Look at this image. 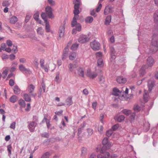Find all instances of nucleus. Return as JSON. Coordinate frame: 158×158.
Segmentation results:
<instances>
[{
    "instance_id": "09e8293b",
    "label": "nucleus",
    "mask_w": 158,
    "mask_h": 158,
    "mask_svg": "<svg viewBox=\"0 0 158 158\" xmlns=\"http://www.w3.org/2000/svg\"><path fill=\"white\" fill-rule=\"evenodd\" d=\"M42 137H45L48 138L49 137V135L48 134L47 132H44L41 135Z\"/></svg>"
},
{
    "instance_id": "a211bd4d",
    "label": "nucleus",
    "mask_w": 158,
    "mask_h": 158,
    "mask_svg": "<svg viewBox=\"0 0 158 158\" xmlns=\"http://www.w3.org/2000/svg\"><path fill=\"white\" fill-rule=\"evenodd\" d=\"M77 71L78 75L80 76L84 77V72L83 69L81 68H80L78 69Z\"/></svg>"
},
{
    "instance_id": "423d86ee",
    "label": "nucleus",
    "mask_w": 158,
    "mask_h": 158,
    "mask_svg": "<svg viewBox=\"0 0 158 158\" xmlns=\"http://www.w3.org/2000/svg\"><path fill=\"white\" fill-rule=\"evenodd\" d=\"M111 57V61H112L115 59L116 56L117 55V51L113 47L111 46L110 48Z\"/></svg>"
},
{
    "instance_id": "6e6d98bb",
    "label": "nucleus",
    "mask_w": 158,
    "mask_h": 158,
    "mask_svg": "<svg viewBox=\"0 0 158 158\" xmlns=\"http://www.w3.org/2000/svg\"><path fill=\"white\" fill-rule=\"evenodd\" d=\"M6 44L8 46L10 47L12 45V41L10 40H8L6 41Z\"/></svg>"
},
{
    "instance_id": "49530a36",
    "label": "nucleus",
    "mask_w": 158,
    "mask_h": 158,
    "mask_svg": "<svg viewBox=\"0 0 158 158\" xmlns=\"http://www.w3.org/2000/svg\"><path fill=\"white\" fill-rule=\"evenodd\" d=\"M19 68L20 71L23 73H24V71L26 69L25 67L22 64L20 65L19 66Z\"/></svg>"
},
{
    "instance_id": "e2e57ef3",
    "label": "nucleus",
    "mask_w": 158,
    "mask_h": 158,
    "mask_svg": "<svg viewBox=\"0 0 158 158\" xmlns=\"http://www.w3.org/2000/svg\"><path fill=\"white\" fill-rule=\"evenodd\" d=\"M16 123L14 122L11 124L10 127L12 129H14L15 128Z\"/></svg>"
},
{
    "instance_id": "bf43d9fd",
    "label": "nucleus",
    "mask_w": 158,
    "mask_h": 158,
    "mask_svg": "<svg viewBox=\"0 0 158 158\" xmlns=\"http://www.w3.org/2000/svg\"><path fill=\"white\" fill-rule=\"evenodd\" d=\"M87 131L88 132V135L89 136H91L93 133V130L91 129H87Z\"/></svg>"
},
{
    "instance_id": "1a4fd4ad",
    "label": "nucleus",
    "mask_w": 158,
    "mask_h": 158,
    "mask_svg": "<svg viewBox=\"0 0 158 158\" xmlns=\"http://www.w3.org/2000/svg\"><path fill=\"white\" fill-rule=\"evenodd\" d=\"M69 66V70L70 72H72L73 69H75L78 66V64L76 61H74L73 64L70 63Z\"/></svg>"
},
{
    "instance_id": "4be33fe9",
    "label": "nucleus",
    "mask_w": 158,
    "mask_h": 158,
    "mask_svg": "<svg viewBox=\"0 0 158 158\" xmlns=\"http://www.w3.org/2000/svg\"><path fill=\"white\" fill-rule=\"evenodd\" d=\"M17 98L15 95L12 96L10 99V102L12 103H15L17 100Z\"/></svg>"
},
{
    "instance_id": "2f4dec72",
    "label": "nucleus",
    "mask_w": 158,
    "mask_h": 158,
    "mask_svg": "<svg viewBox=\"0 0 158 158\" xmlns=\"http://www.w3.org/2000/svg\"><path fill=\"white\" fill-rule=\"evenodd\" d=\"M133 109L134 111L135 112H138L140 110V107L137 105H135L134 106Z\"/></svg>"
},
{
    "instance_id": "4468645a",
    "label": "nucleus",
    "mask_w": 158,
    "mask_h": 158,
    "mask_svg": "<svg viewBox=\"0 0 158 158\" xmlns=\"http://www.w3.org/2000/svg\"><path fill=\"white\" fill-rule=\"evenodd\" d=\"M110 145L108 144L107 145H103V146L101 150L100 151V153H103L104 151L106 150H108L109 148Z\"/></svg>"
},
{
    "instance_id": "f704fd0d",
    "label": "nucleus",
    "mask_w": 158,
    "mask_h": 158,
    "mask_svg": "<svg viewBox=\"0 0 158 158\" xmlns=\"http://www.w3.org/2000/svg\"><path fill=\"white\" fill-rule=\"evenodd\" d=\"M79 46V44H73L71 47V49L73 50H75Z\"/></svg>"
},
{
    "instance_id": "b1692460",
    "label": "nucleus",
    "mask_w": 158,
    "mask_h": 158,
    "mask_svg": "<svg viewBox=\"0 0 158 158\" xmlns=\"http://www.w3.org/2000/svg\"><path fill=\"white\" fill-rule=\"evenodd\" d=\"M66 102L67 105L70 106L73 104L72 98L70 97L68 98L66 100Z\"/></svg>"
},
{
    "instance_id": "bb28decb",
    "label": "nucleus",
    "mask_w": 158,
    "mask_h": 158,
    "mask_svg": "<svg viewBox=\"0 0 158 158\" xmlns=\"http://www.w3.org/2000/svg\"><path fill=\"white\" fill-rule=\"evenodd\" d=\"M41 16L42 19L44 20L45 22H48V19L46 14L44 12H42L41 14Z\"/></svg>"
},
{
    "instance_id": "69168bd1",
    "label": "nucleus",
    "mask_w": 158,
    "mask_h": 158,
    "mask_svg": "<svg viewBox=\"0 0 158 158\" xmlns=\"http://www.w3.org/2000/svg\"><path fill=\"white\" fill-rule=\"evenodd\" d=\"M12 50L15 53H16L18 51L17 46L13 45Z\"/></svg>"
},
{
    "instance_id": "c9c22d12",
    "label": "nucleus",
    "mask_w": 158,
    "mask_h": 158,
    "mask_svg": "<svg viewBox=\"0 0 158 158\" xmlns=\"http://www.w3.org/2000/svg\"><path fill=\"white\" fill-rule=\"evenodd\" d=\"M104 77L103 76L99 78V83L101 84V85L103 86L104 85Z\"/></svg>"
},
{
    "instance_id": "393cba45",
    "label": "nucleus",
    "mask_w": 158,
    "mask_h": 158,
    "mask_svg": "<svg viewBox=\"0 0 158 158\" xmlns=\"http://www.w3.org/2000/svg\"><path fill=\"white\" fill-rule=\"evenodd\" d=\"M24 99L27 102H29L31 100V98L28 94H24Z\"/></svg>"
},
{
    "instance_id": "0e129e2a",
    "label": "nucleus",
    "mask_w": 158,
    "mask_h": 158,
    "mask_svg": "<svg viewBox=\"0 0 158 158\" xmlns=\"http://www.w3.org/2000/svg\"><path fill=\"white\" fill-rule=\"evenodd\" d=\"M59 75L60 73L59 72H57L56 74V76L55 79V81H57L58 80H59Z\"/></svg>"
},
{
    "instance_id": "c85d7f7f",
    "label": "nucleus",
    "mask_w": 158,
    "mask_h": 158,
    "mask_svg": "<svg viewBox=\"0 0 158 158\" xmlns=\"http://www.w3.org/2000/svg\"><path fill=\"white\" fill-rule=\"evenodd\" d=\"M45 29L47 32H49L50 31V26L48 22H45Z\"/></svg>"
},
{
    "instance_id": "a18cd8bd",
    "label": "nucleus",
    "mask_w": 158,
    "mask_h": 158,
    "mask_svg": "<svg viewBox=\"0 0 158 158\" xmlns=\"http://www.w3.org/2000/svg\"><path fill=\"white\" fill-rule=\"evenodd\" d=\"M113 133L112 131L111 130H109L106 131V135L108 137H110Z\"/></svg>"
},
{
    "instance_id": "7ed1b4c3",
    "label": "nucleus",
    "mask_w": 158,
    "mask_h": 158,
    "mask_svg": "<svg viewBox=\"0 0 158 158\" xmlns=\"http://www.w3.org/2000/svg\"><path fill=\"white\" fill-rule=\"evenodd\" d=\"M76 26V29L77 30L80 31L81 30V25L79 23H77V19L75 17H74L72 22L71 26L72 27H74Z\"/></svg>"
},
{
    "instance_id": "dca6fc26",
    "label": "nucleus",
    "mask_w": 158,
    "mask_h": 158,
    "mask_svg": "<svg viewBox=\"0 0 158 158\" xmlns=\"http://www.w3.org/2000/svg\"><path fill=\"white\" fill-rule=\"evenodd\" d=\"M14 91L15 94H18L20 93V89L17 85L14 87Z\"/></svg>"
},
{
    "instance_id": "aec40b11",
    "label": "nucleus",
    "mask_w": 158,
    "mask_h": 158,
    "mask_svg": "<svg viewBox=\"0 0 158 158\" xmlns=\"http://www.w3.org/2000/svg\"><path fill=\"white\" fill-rule=\"evenodd\" d=\"M17 21V18L15 16H13L10 18V22L11 24H14Z\"/></svg>"
},
{
    "instance_id": "e433bc0d",
    "label": "nucleus",
    "mask_w": 158,
    "mask_h": 158,
    "mask_svg": "<svg viewBox=\"0 0 158 158\" xmlns=\"http://www.w3.org/2000/svg\"><path fill=\"white\" fill-rule=\"evenodd\" d=\"M97 76V74L96 73H91L90 76H89L88 77H89L91 79H94Z\"/></svg>"
},
{
    "instance_id": "680f3d73",
    "label": "nucleus",
    "mask_w": 158,
    "mask_h": 158,
    "mask_svg": "<svg viewBox=\"0 0 158 158\" xmlns=\"http://www.w3.org/2000/svg\"><path fill=\"white\" fill-rule=\"evenodd\" d=\"M144 128L146 127H147V131H148L150 127V124L149 123H146L145 124H144Z\"/></svg>"
},
{
    "instance_id": "a878e982",
    "label": "nucleus",
    "mask_w": 158,
    "mask_h": 158,
    "mask_svg": "<svg viewBox=\"0 0 158 158\" xmlns=\"http://www.w3.org/2000/svg\"><path fill=\"white\" fill-rule=\"evenodd\" d=\"M93 20V18L92 17L88 16L85 19V21L86 22L91 23Z\"/></svg>"
},
{
    "instance_id": "9d476101",
    "label": "nucleus",
    "mask_w": 158,
    "mask_h": 158,
    "mask_svg": "<svg viewBox=\"0 0 158 158\" xmlns=\"http://www.w3.org/2000/svg\"><path fill=\"white\" fill-rule=\"evenodd\" d=\"M113 12V7L107 6L106 7L104 10V14L105 15H108L109 13H112Z\"/></svg>"
},
{
    "instance_id": "37998d69",
    "label": "nucleus",
    "mask_w": 158,
    "mask_h": 158,
    "mask_svg": "<svg viewBox=\"0 0 158 158\" xmlns=\"http://www.w3.org/2000/svg\"><path fill=\"white\" fill-rule=\"evenodd\" d=\"M108 141V138H105L103 139L102 141V144L103 145H108L107 143Z\"/></svg>"
},
{
    "instance_id": "de8ad7c7",
    "label": "nucleus",
    "mask_w": 158,
    "mask_h": 158,
    "mask_svg": "<svg viewBox=\"0 0 158 158\" xmlns=\"http://www.w3.org/2000/svg\"><path fill=\"white\" fill-rule=\"evenodd\" d=\"M10 5V3L8 1H3L2 3V5L4 6H9Z\"/></svg>"
},
{
    "instance_id": "3c124183",
    "label": "nucleus",
    "mask_w": 158,
    "mask_h": 158,
    "mask_svg": "<svg viewBox=\"0 0 158 158\" xmlns=\"http://www.w3.org/2000/svg\"><path fill=\"white\" fill-rule=\"evenodd\" d=\"M81 3L77 2V3H75L74 6V9H79Z\"/></svg>"
},
{
    "instance_id": "ddd939ff",
    "label": "nucleus",
    "mask_w": 158,
    "mask_h": 158,
    "mask_svg": "<svg viewBox=\"0 0 158 158\" xmlns=\"http://www.w3.org/2000/svg\"><path fill=\"white\" fill-rule=\"evenodd\" d=\"M126 80L122 77H117V81L119 83H124L126 82Z\"/></svg>"
},
{
    "instance_id": "774afa93",
    "label": "nucleus",
    "mask_w": 158,
    "mask_h": 158,
    "mask_svg": "<svg viewBox=\"0 0 158 158\" xmlns=\"http://www.w3.org/2000/svg\"><path fill=\"white\" fill-rule=\"evenodd\" d=\"M90 15H91L94 16V17H95L97 16V14H96L94 10H93L91 11Z\"/></svg>"
},
{
    "instance_id": "f3484780",
    "label": "nucleus",
    "mask_w": 158,
    "mask_h": 158,
    "mask_svg": "<svg viewBox=\"0 0 158 158\" xmlns=\"http://www.w3.org/2000/svg\"><path fill=\"white\" fill-rule=\"evenodd\" d=\"M111 17L110 15H108L106 17L105 22V24L107 25H109L111 22Z\"/></svg>"
},
{
    "instance_id": "39448f33",
    "label": "nucleus",
    "mask_w": 158,
    "mask_h": 158,
    "mask_svg": "<svg viewBox=\"0 0 158 158\" xmlns=\"http://www.w3.org/2000/svg\"><path fill=\"white\" fill-rule=\"evenodd\" d=\"M90 45L91 48L94 51H98L100 49V44L96 40L91 42Z\"/></svg>"
},
{
    "instance_id": "c03bdc74",
    "label": "nucleus",
    "mask_w": 158,
    "mask_h": 158,
    "mask_svg": "<svg viewBox=\"0 0 158 158\" xmlns=\"http://www.w3.org/2000/svg\"><path fill=\"white\" fill-rule=\"evenodd\" d=\"M71 42H69L68 43V44L67 46L65 47L63 51V53H65L66 54H68V47H69V45L71 44Z\"/></svg>"
},
{
    "instance_id": "a19ab883",
    "label": "nucleus",
    "mask_w": 158,
    "mask_h": 158,
    "mask_svg": "<svg viewBox=\"0 0 158 158\" xmlns=\"http://www.w3.org/2000/svg\"><path fill=\"white\" fill-rule=\"evenodd\" d=\"M39 17V13L38 11L36 12L33 16L34 18L36 21H38Z\"/></svg>"
},
{
    "instance_id": "f257e3e1",
    "label": "nucleus",
    "mask_w": 158,
    "mask_h": 158,
    "mask_svg": "<svg viewBox=\"0 0 158 158\" xmlns=\"http://www.w3.org/2000/svg\"><path fill=\"white\" fill-rule=\"evenodd\" d=\"M153 38L150 48V52L151 53H155L158 50L157 41L155 37L158 34V29L153 31Z\"/></svg>"
},
{
    "instance_id": "2eb2a0df",
    "label": "nucleus",
    "mask_w": 158,
    "mask_h": 158,
    "mask_svg": "<svg viewBox=\"0 0 158 158\" xmlns=\"http://www.w3.org/2000/svg\"><path fill=\"white\" fill-rule=\"evenodd\" d=\"M153 18L155 22L156 23H158V10L154 13Z\"/></svg>"
},
{
    "instance_id": "4d7b16f0",
    "label": "nucleus",
    "mask_w": 158,
    "mask_h": 158,
    "mask_svg": "<svg viewBox=\"0 0 158 158\" xmlns=\"http://www.w3.org/2000/svg\"><path fill=\"white\" fill-rule=\"evenodd\" d=\"M14 81L12 79H10V80L9 81V84L10 86H13L14 84Z\"/></svg>"
},
{
    "instance_id": "4c0bfd02",
    "label": "nucleus",
    "mask_w": 158,
    "mask_h": 158,
    "mask_svg": "<svg viewBox=\"0 0 158 158\" xmlns=\"http://www.w3.org/2000/svg\"><path fill=\"white\" fill-rule=\"evenodd\" d=\"M122 112L123 113L126 115H129L131 113V111L130 110H128L127 109H123Z\"/></svg>"
},
{
    "instance_id": "5701e85b",
    "label": "nucleus",
    "mask_w": 158,
    "mask_h": 158,
    "mask_svg": "<svg viewBox=\"0 0 158 158\" xmlns=\"http://www.w3.org/2000/svg\"><path fill=\"white\" fill-rule=\"evenodd\" d=\"M35 87L32 84H30L28 87L29 91L30 94L33 93Z\"/></svg>"
},
{
    "instance_id": "f8f14e48",
    "label": "nucleus",
    "mask_w": 158,
    "mask_h": 158,
    "mask_svg": "<svg viewBox=\"0 0 158 158\" xmlns=\"http://www.w3.org/2000/svg\"><path fill=\"white\" fill-rule=\"evenodd\" d=\"M65 27L64 26H62L60 27L59 30V36L60 38L63 37L64 34Z\"/></svg>"
},
{
    "instance_id": "58836bf2",
    "label": "nucleus",
    "mask_w": 158,
    "mask_h": 158,
    "mask_svg": "<svg viewBox=\"0 0 158 158\" xmlns=\"http://www.w3.org/2000/svg\"><path fill=\"white\" fill-rule=\"evenodd\" d=\"M87 149L84 147H83L81 150V154L82 156H85L87 154Z\"/></svg>"
},
{
    "instance_id": "7c9ffc66",
    "label": "nucleus",
    "mask_w": 158,
    "mask_h": 158,
    "mask_svg": "<svg viewBox=\"0 0 158 158\" xmlns=\"http://www.w3.org/2000/svg\"><path fill=\"white\" fill-rule=\"evenodd\" d=\"M8 69L7 68L2 73V75L3 78L4 79L6 78L8 72Z\"/></svg>"
},
{
    "instance_id": "ea45409f",
    "label": "nucleus",
    "mask_w": 158,
    "mask_h": 158,
    "mask_svg": "<svg viewBox=\"0 0 158 158\" xmlns=\"http://www.w3.org/2000/svg\"><path fill=\"white\" fill-rule=\"evenodd\" d=\"M49 156V153L48 152L44 153L42 156L41 158H48Z\"/></svg>"
},
{
    "instance_id": "864d4df0",
    "label": "nucleus",
    "mask_w": 158,
    "mask_h": 158,
    "mask_svg": "<svg viewBox=\"0 0 158 158\" xmlns=\"http://www.w3.org/2000/svg\"><path fill=\"white\" fill-rule=\"evenodd\" d=\"M98 4L99 5L96 9V11L97 12H98L100 11L102 7V4L101 3H98Z\"/></svg>"
},
{
    "instance_id": "cd10ccee",
    "label": "nucleus",
    "mask_w": 158,
    "mask_h": 158,
    "mask_svg": "<svg viewBox=\"0 0 158 158\" xmlns=\"http://www.w3.org/2000/svg\"><path fill=\"white\" fill-rule=\"evenodd\" d=\"M19 105L22 107H25L26 104L25 101L23 99H20L18 101Z\"/></svg>"
},
{
    "instance_id": "412c9836",
    "label": "nucleus",
    "mask_w": 158,
    "mask_h": 158,
    "mask_svg": "<svg viewBox=\"0 0 158 158\" xmlns=\"http://www.w3.org/2000/svg\"><path fill=\"white\" fill-rule=\"evenodd\" d=\"M98 65L100 67H103V61L102 59L99 58L97 61Z\"/></svg>"
},
{
    "instance_id": "052dcab7",
    "label": "nucleus",
    "mask_w": 158,
    "mask_h": 158,
    "mask_svg": "<svg viewBox=\"0 0 158 158\" xmlns=\"http://www.w3.org/2000/svg\"><path fill=\"white\" fill-rule=\"evenodd\" d=\"M97 105V102H94L92 104V108L95 110L96 109V107Z\"/></svg>"
},
{
    "instance_id": "13d9d810",
    "label": "nucleus",
    "mask_w": 158,
    "mask_h": 158,
    "mask_svg": "<svg viewBox=\"0 0 158 158\" xmlns=\"http://www.w3.org/2000/svg\"><path fill=\"white\" fill-rule=\"evenodd\" d=\"M42 31V28L41 27H39L37 29V32L41 35H42L43 34Z\"/></svg>"
},
{
    "instance_id": "338daca9",
    "label": "nucleus",
    "mask_w": 158,
    "mask_h": 158,
    "mask_svg": "<svg viewBox=\"0 0 158 158\" xmlns=\"http://www.w3.org/2000/svg\"><path fill=\"white\" fill-rule=\"evenodd\" d=\"M44 60L43 59H41L40 61V64L41 67L42 68H43L44 66Z\"/></svg>"
},
{
    "instance_id": "f03ea898",
    "label": "nucleus",
    "mask_w": 158,
    "mask_h": 158,
    "mask_svg": "<svg viewBox=\"0 0 158 158\" xmlns=\"http://www.w3.org/2000/svg\"><path fill=\"white\" fill-rule=\"evenodd\" d=\"M147 65L143 66L140 69L139 74L140 76H142L145 74V70L146 69L152 67L153 63L154 60L150 56L147 60Z\"/></svg>"
},
{
    "instance_id": "6ab92c4d",
    "label": "nucleus",
    "mask_w": 158,
    "mask_h": 158,
    "mask_svg": "<svg viewBox=\"0 0 158 158\" xmlns=\"http://www.w3.org/2000/svg\"><path fill=\"white\" fill-rule=\"evenodd\" d=\"M125 117L124 116L121 115L119 116L118 117L114 118V119L115 120H117L118 122H121L122 121L124 120Z\"/></svg>"
},
{
    "instance_id": "c756f323",
    "label": "nucleus",
    "mask_w": 158,
    "mask_h": 158,
    "mask_svg": "<svg viewBox=\"0 0 158 158\" xmlns=\"http://www.w3.org/2000/svg\"><path fill=\"white\" fill-rule=\"evenodd\" d=\"M100 155H98V158H109L110 154L109 152H106L105 153L104 156H102L101 157H100Z\"/></svg>"
},
{
    "instance_id": "72a5a7b5",
    "label": "nucleus",
    "mask_w": 158,
    "mask_h": 158,
    "mask_svg": "<svg viewBox=\"0 0 158 158\" xmlns=\"http://www.w3.org/2000/svg\"><path fill=\"white\" fill-rule=\"evenodd\" d=\"M76 55L75 52L72 53L69 56V59L71 60H73L76 57Z\"/></svg>"
},
{
    "instance_id": "6e6552de",
    "label": "nucleus",
    "mask_w": 158,
    "mask_h": 158,
    "mask_svg": "<svg viewBox=\"0 0 158 158\" xmlns=\"http://www.w3.org/2000/svg\"><path fill=\"white\" fill-rule=\"evenodd\" d=\"M155 81L154 80H149L148 81V91L151 92L152 88L154 86Z\"/></svg>"
},
{
    "instance_id": "8fccbe9b",
    "label": "nucleus",
    "mask_w": 158,
    "mask_h": 158,
    "mask_svg": "<svg viewBox=\"0 0 158 158\" xmlns=\"http://www.w3.org/2000/svg\"><path fill=\"white\" fill-rule=\"evenodd\" d=\"M118 127L119 124H117L112 127V129L113 131H115L118 128Z\"/></svg>"
},
{
    "instance_id": "473e14b6",
    "label": "nucleus",
    "mask_w": 158,
    "mask_h": 158,
    "mask_svg": "<svg viewBox=\"0 0 158 158\" xmlns=\"http://www.w3.org/2000/svg\"><path fill=\"white\" fill-rule=\"evenodd\" d=\"M73 13L75 15V16L76 18H78L79 17L78 14L80 13V11L79 9H74L73 11Z\"/></svg>"
},
{
    "instance_id": "5fc2aeb1",
    "label": "nucleus",
    "mask_w": 158,
    "mask_h": 158,
    "mask_svg": "<svg viewBox=\"0 0 158 158\" xmlns=\"http://www.w3.org/2000/svg\"><path fill=\"white\" fill-rule=\"evenodd\" d=\"M31 16L29 14H27L25 18V22L27 23L29 20Z\"/></svg>"
},
{
    "instance_id": "9b49d317",
    "label": "nucleus",
    "mask_w": 158,
    "mask_h": 158,
    "mask_svg": "<svg viewBox=\"0 0 158 158\" xmlns=\"http://www.w3.org/2000/svg\"><path fill=\"white\" fill-rule=\"evenodd\" d=\"M36 123L35 121L31 122L29 124V129L31 132L33 131L36 125Z\"/></svg>"
},
{
    "instance_id": "603ef678",
    "label": "nucleus",
    "mask_w": 158,
    "mask_h": 158,
    "mask_svg": "<svg viewBox=\"0 0 158 158\" xmlns=\"http://www.w3.org/2000/svg\"><path fill=\"white\" fill-rule=\"evenodd\" d=\"M34 64L35 66L36 67H38L39 65V63L38 62V60L36 58H35L34 61Z\"/></svg>"
},
{
    "instance_id": "20e7f679",
    "label": "nucleus",
    "mask_w": 158,
    "mask_h": 158,
    "mask_svg": "<svg viewBox=\"0 0 158 158\" xmlns=\"http://www.w3.org/2000/svg\"><path fill=\"white\" fill-rule=\"evenodd\" d=\"M90 39L88 35H82L79 37L78 42L81 44H83L88 42Z\"/></svg>"
},
{
    "instance_id": "0eeeda50",
    "label": "nucleus",
    "mask_w": 158,
    "mask_h": 158,
    "mask_svg": "<svg viewBox=\"0 0 158 158\" xmlns=\"http://www.w3.org/2000/svg\"><path fill=\"white\" fill-rule=\"evenodd\" d=\"M45 11L46 14L49 18H52L54 17L52 14V9L49 6H48L45 8Z\"/></svg>"
},
{
    "instance_id": "79ce46f5",
    "label": "nucleus",
    "mask_w": 158,
    "mask_h": 158,
    "mask_svg": "<svg viewBox=\"0 0 158 158\" xmlns=\"http://www.w3.org/2000/svg\"><path fill=\"white\" fill-rule=\"evenodd\" d=\"M7 149L8 152V155L10 156L11 154V151L12 149V147L11 145H9L7 146Z\"/></svg>"
}]
</instances>
